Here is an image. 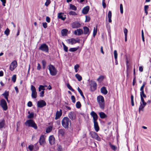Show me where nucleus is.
<instances>
[{"label":"nucleus","instance_id":"nucleus-1","mask_svg":"<svg viewBox=\"0 0 151 151\" xmlns=\"http://www.w3.org/2000/svg\"><path fill=\"white\" fill-rule=\"evenodd\" d=\"M97 101L100 108L104 109L105 107V103L103 97L102 96H98L97 97Z\"/></svg>","mask_w":151,"mask_h":151},{"label":"nucleus","instance_id":"nucleus-2","mask_svg":"<svg viewBox=\"0 0 151 151\" xmlns=\"http://www.w3.org/2000/svg\"><path fill=\"white\" fill-rule=\"evenodd\" d=\"M69 124H71L70 119L67 117H64L62 121V125L65 129H68V128Z\"/></svg>","mask_w":151,"mask_h":151},{"label":"nucleus","instance_id":"nucleus-3","mask_svg":"<svg viewBox=\"0 0 151 151\" xmlns=\"http://www.w3.org/2000/svg\"><path fill=\"white\" fill-rule=\"evenodd\" d=\"M25 124L26 126L32 127L35 129H37V124L32 120L29 119L27 120L25 122Z\"/></svg>","mask_w":151,"mask_h":151},{"label":"nucleus","instance_id":"nucleus-4","mask_svg":"<svg viewBox=\"0 0 151 151\" xmlns=\"http://www.w3.org/2000/svg\"><path fill=\"white\" fill-rule=\"evenodd\" d=\"M48 69L51 75L54 76L57 73V70L55 67L52 65H50L48 66Z\"/></svg>","mask_w":151,"mask_h":151},{"label":"nucleus","instance_id":"nucleus-5","mask_svg":"<svg viewBox=\"0 0 151 151\" xmlns=\"http://www.w3.org/2000/svg\"><path fill=\"white\" fill-rule=\"evenodd\" d=\"M39 49L43 52L48 53L49 52V47L46 44H43L41 45Z\"/></svg>","mask_w":151,"mask_h":151},{"label":"nucleus","instance_id":"nucleus-6","mask_svg":"<svg viewBox=\"0 0 151 151\" xmlns=\"http://www.w3.org/2000/svg\"><path fill=\"white\" fill-rule=\"evenodd\" d=\"M89 85L91 91H93L96 89L97 84L94 81H90Z\"/></svg>","mask_w":151,"mask_h":151},{"label":"nucleus","instance_id":"nucleus-7","mask_svg":"<svg viewBox=\"0 0 151 151\" xmlns=\"http://www.w3.org/2000/svg\"><path fill=\"white\" fill-rule=\"evenodd\" d=\"M67 41L68 43L71 45L74 44L77 42L79 43L80 42V40L78 38L76 39L73 38L68 39L67 40Z\"/></svg>","mask_w":151,"mask_h":151},{"label":"nucleus","instance_id":"nucleus-8","mask_svg":"<svg viewBox=\"0 0 151 151\" xmlns=\"http://www.w3.org/2000/svg\"><path fill=\"white\" fill-rule=\"evenodd\" d=\"M31 90L32 91V97L33 99L36 98L37 97V93L35 87L33 85H31Z\"/></svg>","mask_w":151,"mask_h":151},{"label":"nucleus","instance_id":"nucleus-9","mask_svg":"<svg viewBox=\"0 0 151 151\" xmlns=\"http://www.w3.org/2000/svg\"><path fill=\"white\" fill-rule=\"evenodd\" d=\"M0 105L4 110L6 111L7 109V103L4 99H3L1 100Z\"/></svg>","mask_w":151,"mask_h":151},{"label":"nucleus","instance_id":"nucleus-10","mask_svg":"<svg viewBox=\"0 0 151 151\" xmlns=\"http://www.w3.org/2000/svg\"><path fill=\"white\" fill-rule=\"evenodd\" d=\"M46 102L43 100H41L37 102V105L38 107L42 108L46 106Z\"/></svg>","mask_w":151,"mask_h":151},{"label":"nucleus","instance_id":"nucleus-11","mask_svg":"<svg viewBox=\"0 0 151 151\" xmlns=\"http://www.w3.org/2000/svg\"><path fill=\"white\" fill-rule=\"evenodd\" d=\"M17 66V63L16 60L13 61L10 66V69L12 70H13Z\"/></svg>","mask_w":151,"mask_h":151},{"label":"nucleus","instance_id":"nucleus-12","mask_svg":"<svg viewBox=\"0 0 151 151\" xmlns=\"http://www.w3.org/2000/svg\"><path fill=\"white\" fill-rule=\"evenodd\" d=\"M90 114L93 118V122H96L98 119V116L96 113L94 111H92Z\"/></svg>","mask_w":151,"mask_h":151},{"label":"nucleus","instance_id":"nucleus-13","mask_svg":"<svg viewBox=\"0 0 151 151\" xmlns=\"http://www.w3.org/2000/svg\"><path fill=\"white\" fill-rule=\"evenodd\" d=\"M39 143L40 145L43 146L45 143V138L44 135H42L39 139Z\"/></svg>","mask_w":151,"mask_h":151},{"label":"nucleus","instance_id":"nucleus-14","mask_svg":"<svg viewBox=\"0 0 151 151\" xmlns=\"http://www.w3.org/2000/svg\"><path fill=\"white\" fill-rule=\"evenodd\" d=\"M62 114V111L61 109H60V111H57L55 114V119L57 120L59 119L61 116Z\"/></svg>","mask_w":151,"mask_h":151},{"label":"nucleus","instance_id":"nucleus-15","mask_svg":"<svg viewBox=\"0 0 151 151\" xmlns=\"http://www.w3.org/2000/svg\"><path fill=\"white\" fill-rule=\"evenodd\" d=\"M84 29L83 32V33L84 34L87 35V36H88L90 33V31L89 29L87 27H83Z\"/></svg>","mask_w":151,"mask_h":151},{"label":"nucleus","instance_id":"nucleus-16","mask_svg":"<svg viewBox=\"0 0 151 151\" xmlns=\"http://www.w3.org/2000/svg\"><path fill=\"white\" fill-rule=\"evenodd\" d=\"M68 116L71 120H74L76 118V115L74 112L71 111L69 113Z\"/></svg>","mask_w":151,"mask_h":151},{"label":"nucleus","instance_id":"nucleus-17","mask_svg":"<svg viewBox=\"0 0 151 151\" xmlns=\"http://www.w3.org/2000/svg\"><path fill=\"white\" fill-rule=\"evenodd\" d=\"M81 24L78 22H73L72 24V27L73 28H76L80 27Z\"/></svg>","mask_w":151,"mask_h":151},{"label":"nucleus","instance_id":"nucleus-18","mask_svg":"<svg viewBox=\"0 0 151 151\" xmlns=\"http://www.w3.org/2000/svg\"><path fill=\"white\" fill-rule=\"evenodd\" d=\"M65 15L63 13L60 12L58 14V17L59 19H61L63 20H64L66 19L65 17Z\"/></svg>","mask_w":151,"mask_h":151},{"label":"nucleus","instance_id":"nucleus-19","mask_svg":"<svg viewBox=\"0 0 151 151\" xmlns=\"http://www.w3.org/2000/svg\"><path fill=\"white\" fill-rule=\"evenodd\" d=\"M74 33L75 35H80L83 34V31L82 29H78L75 31Z\"/></svg>","mask_w":151,"mask_h":151},{"label":"nucleus","instance_id":"nucleus-20","mask_svg":"<svg viewBox=\"0 0 151 151\" xmlns=\"http://www.w3.org/2000/svg\"><path fill=\"white\" fill-rule=\"evenodd\" d=\"M89 9V7L88 6H87L84 7L82 9V13L84 14H86L88 13Z\"/></svg>","mask_w":151,"mask_h":151},{"label":"nucleus","instance_id":"nucleus-21","mask_svg":"<svg viewBox=\"0 0 151 151\" xmlns=\"http://www.w3.org/2000/svg\"><path fill=\"white\" fill-rule=\"evenodd\" d=\"M55 138L53 135L50 136L49 138V141L51 145H53L55 143Z\"/></svg>","mask_w":151,"mask_h":151},{"label":"nucleus","instance_id":"nucleus-22","mask_svg":"<svg viewBox=\"0 0 151 151\" xmlns=\"http://www.w3.org/2000/svg\"><path fill=\"white\" fill-rule=\"evenodd\" d=\"M94 123V128L95 130L98 132L99 129V126L98 123L97 121L93 122Z\"/></svg>","mask_w":151,"mask_h":151},{"label":"nucleus","instance_id":"nucleus-23","mask_svg":"<svg viewBox=\"0 0 151 151\" xmlns=\"http://www.w3.org/2000/svg\"><path fill=\"white\" fill-rule=\"evenodd\" d=\"M58 134L61 136H63L65 133V130L63 129H60L58 131Z\"/></svg>","mask_w":151,"mask_h":151},{"label":"nucleus","instance_id":"nucleus-24","mask_svg":"<svg viewBox=\"0 0 151 151\" xmlns=\"http://www.w3.org/2000/svg\"><path fill=\"white\" fill-rule=\"evenodd\" d=\"M101 91L102 93L105 95L106 94L108 93V91L106 89V88L104 86L102 87L101 88Z\"/></svg>","mask_w":151,"mask_h":151},{"label":"nucleus","instance_id":"nucleus-25","mask_svg":"<svg viewBox=\"0 0 151 151\" xmlns=\"http://www.w3.org/2000/svg\"><path fill=\"white\" fill-rule=\"evenodd\" d=\"M140 105L139 106V111H140L142 110L143 111L144 108L145 107V106L147 104H143L141 102L140 103Z\"/></svg>","mask_w":151,"mask_h":151},{"label":"nucleus","instance_id":"nucleus-26","mask_svg":"<svg viewBox=\"0 0 151 151\" xmlns=\"http://www.w3.org/2000/svg\"><path fill=\"white\" fill-rule=\"evenodd\" d=\"M140 105L139 106V111H140L142 110L143 111L144 108L145 107V106L147 104H143L141 102L140 103Z\"/></svg>","mask_w":151,"mask_h":151},{"label":"nucleus","instance_id":"nucleus-27","mask_svg":"<svg viewBox=\"0 0 151 151\" xmlns=\"http://www.w3.org/2000/svg\"><path fill=\"white\" fill-rule=\"evenodd\" d=\"M100 117L101 119H104L106 117V115L103 112H101L99 113Z\"/></svg>","mask_w":151,"mask_h":151},{"label":"nucleus","instance_id":"nucleus-28","mask_svg":"<svg viewBox=\"0 0 151 151\" xmlns=\"http://www.w3.org/2000/svg\"><path fill=\"white\" fill-rule=\"evenodd\" d=\"M111 11H109L108 13V16L109 18V22H112L111 18Z\"/></svg>","mask_w":151,"mask_h":151},{"label":"nucleus","instance_id":"nucleus-29","mask_svg":"<svg viewBox=\"0 0 151 151\" xmlns=\"http://www.w3.org/2000/svg\"><path fill=\"white\" fill-rule=\"evenodd\" d=\"M2 95L4 97L6 100H7L8 97L9 95V92L6 91Z\"/></svg>","mask_w":151,"mask_h":151},{"label":"nucleus","instance_id":"nucleus-30","mask_svg":"<svg viewBox=\"0 0 151 151\" xmlns=\"http://www.w3.org/2000/svg\"><path fill=\"white\" fill-rule=\"evenodd\" d=\"M5 125V121L4 120H3L1 122H0V129L3 128Z\"/></svg>","mask_w":151,"mask_h":151},{"label":"nucleus","instance_id":"nucleus-31","mask_svg":"<svg viewBox=\"0 0 151 151\" xmlns=\"http://www.w3.org/2000/svg\"><path fill=\"white\" fill-rule=\"evenodd\" d=\"M90 134L91 137L93 138L96 137V135H97V134L96 133L94 132H91L90 133Z\"/></svg>","mask_w":151,"mask_h":151},{"label":"nucleus","instance_id":"nucleus-32","mask_svg":"<svg viewBox=\"0 0 151 151\" xmlns=\"http://www.w3.org/2000/svg\"><path fill=\"white\" fill-rule=\"evenodd\" d=\"M67 31L68 30L66 29H62L61 31L62 35L63 36L66 35L67 34Z\"/></svg>","mask_w":151,"mask_h":151},{"label":"nucleus","instance_id":"nucleus-33","mask_svg":"<svg viewBox=\"0 0 151 151\" xmlns=\"http://www.w3.org/2000/svg\"><path fill=\"white\" fill-rule=\"evenodd\" d=\"M70 9L74 11H76L77 9L76 7L72 4L70 5Z\"/></svg>","mask_w":151,"mask_h":151},{"label":"nucleus","instance_id":"nucleus-34","mask_svg":"<svg viewBox=\"0 0 151 151\" xmlns=\"http://www.w3.org/2000/svg\"><path fill=\"white\" fill-rule=\"evenodd\" d=\"M75 77L79 81H81L82 80V77L79 74H76L75 75Z\"/></svg>","mask_w":151,"mask_h":151},{"label":"nucleus","instance_id":"nucleus-35","mask_svg":"<svg viewBox=\"0 0 151 151\" xmlns=\"http://www.w3.org/2000/svg\"><path fill=\"white\" fill-rule=\"evenodd\" d=\"M149 8V6L148 5H145L144 6V10L146 15H147L148 14L147 10Z\"/></svg>","mask_w":151,"mask_h":151},{"label":"nucleus","instance_id":"nucleus-36","mask_svg":"<svg viewBox=\"0 0 151 151\" xmlns=\"http://www.w3.org/2000/svg\"><path fill=\"white\" fill-rule=\"evenodd\" d=\"M67 86L68 88L71 90V91L73 92L74 91V90L72 88L71 86H70L69 83H67Z\"/></svg>","mask_w":151,"mask_h":151},{"label":"nucleus","instance_id":"nucleus-37","mask_svg":"<svg viewBox=\"0 0 151 151\" xmlns=\"http://www.w3.org/2000/svg\"><path fill=\"white\" fill-rule=\"evenodd\" d=\"M44 86L40 85L39 87V91H40L41 90H43V91L44 90H45V88H44Z\"/></svg>","mask_w":151,"mask_h":151},{"label":"nucleus","instance_id":"nucleus-38","mask_svg":"<svg viewBox=\"0 0 151 151\" xmlns=\"http://www.w3.org/2000/svg\"><path fill=\"white\" fill-rule=\"evenodd\" d=\"M81 106V104L80 102L79 101H78L77 102L76 104V106L77 108L79 109Z\"/></svg>","mask_w":151,"mask_h":151},{"label":"nucleus","instance_id":"nucleus-39","mask_svg":"<svg viewBox=\"0 0 151 151\" xmlns=\"http://www.w3.org/2000/svg\"><path fill=\"white\" fill-rule=\"evenodd\" d=\"M78 48L77 47L71 48L69 50V51L70 52H75L77 50Z\"/></svg>","mask_w":151,"mask_h":151},{"label":"nucleus","instance_id":"nucleus-40","mask_svg":"<svg viewBox=\"0 0 151 151\" xmlns=\"http://www.w3.org/2000/svg\"><path fill=\"white\" fill-rule=\"evenodd\" d=\"M104 77L103 76H101L97 79V80L99 82L102 81L104 79Z\"/></svg>","mask_w":151,"mask_h":151},{"label":"nucleus","instance_id":"nucleus-41","mask_svg":"<svg viewBox=\"0 0 151 151\" xmlns=\"http://www.w3.org/2000/svg\"><path fill=\"white\" fill-rule=\"evenodd\" d=\"M52 130V127H49L47 128L46 129V132L47 133L50 132Z\"/></svg>","mask_w":151,"mask_h":151},{"label":"nucleus","instance_id":"nucleus-42","mask_svg":"<svg viewBox=\"0 0 151 151\" xmlns=\"http://www.w3.org/2000/svg\"><path fill=\"white\" fill-rule=\"evenodd\" d=\"M126 62H127V64H126V65H127V76H128V73H127V71H128V70L129 69V63L128 61L127 60Z\"/></svg>","mask_w":151,"mask_h":151},{"label":"nucleus","instance_id":"nucleus-43","mask_svg":"<svg viewBox=\"0 0 151 151\" xmlns=\"http://www.w3.org/2000/svg\"><path fill=\"white\" fill-rule=\"evenodd\" d=\"M63 47L64 50L66 52H67L68 51V47L64 44V43H63Z\"/></svg>","mask_w":151,"mask_h":151},{"label":"nucleus","instance_id":"nucleus-44","mask_svg":"<svg viewBox=\"0 0 151 151\" xmlns=\"http://www.w3.org/2000/svg\"><path fill=\"white\" fill-rule=\"evenodd\" d=\"M10 30L8 28L6 29L5 31H4V34L6 35L7 36L9 35V33Z\"/></svg>","mask_w":151,"mask_h":151},{"label":"nucleus","instance_id":"nucleus-45","mask_svg":"<svg viewBox=\"0 0 151 151\" xmlns=\"http://www.w3.org/2000/svg\"><path fill=\"white\" fill-rule=\"evenodd\" d=\"M140 97H141L142 96L143 98H146V96L144 93V91H142V92H141L140 93Z\"/></svg>","mask_w":151,"mask_h":151},{"label":"nucleus","instance_id":"nucleus-46","mask_svg":"<svg viewBox=\"0 0 151 151\" xmlns=\"http://www.w3.org/2000/svg\"><path fill=\"white\" fill-rule=\"evenodd\" d=\"M50 3L51 1L50 0H46V1L45 3V5L46 6H47Z\"/></svg>","mask_w":151,"mask_h":151},{"label":"nucleus","instance_id":"nucleus-47","mask_svg":"<svg viewBox=\"0 0 151 151\" xmlns=\"http://www.w3.org/2000/svg\"><path fill=\"white\" fill-rule=\"evenodd\" d=\"M114 55L115 59H116L117 58V53L116 50H114Z\"/></svg>","mask_w":151,"mask_h":151},{"label":"nucleus","instance_id":"nucleus-48","mask_svg":"<svg viewBox=\"0 0 151 151\" xmlns=\"http://www.w3.org/2000/svg\"><path fill=\"white\" fill-rule=\"evenodd\" d=\"M28 148L30 151H32L34 149V145H29L28 146Z\"/></svg>","mask_w":151,"mask_h":151},{"label":"nucleus","instance_id":"nucleus-49","mask_svg":"<svg viewBox=\"0 0 151 151\" xmlns=\"http://www.w3.org/2000/svg\"><path fill=\"white\" fill-rule=\"evenodd\" d=\"M120 8L121 13L122 14L123 13V5L122 4L120 5Z\"/></svg>","mask_w":151,"mask_h":151},{"label":"nucleus","instance_id":"nucleus-50","mask_svg":"<svg viewBox=\"0 0 151 151\" xmlns=\"http://www.w3.org/2000/svg\"><path fill=\"white\" fill-rule=\"evenodd\" d=\"M97 33V28L94 27L93 30V36L94 37L96 35Z\"/></svg>","mask_w":151,"mask_h":151},{"label":"nucleus","instance_id":"nucleus-51","mask_svg":"<svg viewBox=\"0 0 151 151\" xmlns=\"http://www.w3.org/2000/svg\"><path fill=\"white\" fill-rule=\"evenodd\" d=\"M90 20V17L88 16H86V20L85 22H89Z\"/></svg>","mask_w":151,"mask_h":151},{"label":"nucleus","instance_id":"nucleus-52","mask_svg":"<svg viewBox=\"0 0 151 151\" xmlns=\"http://www.w3.org/2000/svg\"><path fill=\"white\" fill-rule=\"evenodd\" d=\"M34 117V113L33 112H32L29 116H28L27 117L29 119H31L33 118Z\"/></svg>","mask_w":151,"mask_h":151},{"label":"nucleus","instance_id":"nucleus-53","mask_svg":"<svg viewBox=\"0 0 151 151\" xmlns=\"http://www.w3.org/2000/svg\"><path fill=\"white\" fill-rule=\"evenodd\" d=\"M133 98H134V97H133V95H132L131 96V102L132 105L133 106L134 105V101H133Z\"/></svg>","mask_w":151,"mask_h":151},{"label":"nucleus","instance_id":"nucleus-54","mask_svg":"<svg viewBox=\"0 0 151 151\" xmlns=\"http://www.w3.org/2000/svg\"><path fill=\"white\" fill-rule=\"evenodd\" d=\"M16 75H14L12 78V80L14 82H15L16 81Z\"/></svg>","mask_w":151,"mask_h":151},{"label":"nucleus","instance_id":"nucleus-55","mask_svg":"<svg viewBox=\"0 0 151 151\" xmlns=\"http://www.w3.org/2000/svg\"><path fill=\"white\" fill-rule=\"evenodd\" d=\"M69 14L70 15H77L76 13L73 11H70Z\"/></svg>","mask_w":151,"mask_h":151},{"label":"nucleus","instance_id":"nucleus-56","mask_svg":"<svg viewBox=\"0 0 151 151\" xmlns=\"http://www.w3.org/2000/svg\"><path fill=\"white\" fill-rule=\"evenodd\" d=\"M79 65L78 64H77L74 66V69L76 72H78L77 69L79 67Z\"/></svg>","mask_w":151,"mask_h":151},{"label":"nucleus","instance_id":"nucleus-57","mask_svg":"<svg viewBox=\"0 0 151 151\" xmlns=\"http://www.w3.org/2000/svg\"><path fill=\"white\" fill-rule=\"evenodd\" d=\"M109 145L110 146V147L113 150H115L116 149V147L112 145H111V144H109Z\"/></svg>","mask_w":151,"mask_h":151},{"label":"nucleus","instance_id":"nucleus-58","mask_svg":"<svg viewBox=\"0 0 151 151\" xmlns=\"http://www.w3.org/2000/svg\"><path fill=\"white\" fill-rule=\"evenodd\" d=\"M71 99L72 101V102L75 103L76 102L75 98L74 96H71Z\"/></svg>","mask_w":151,"mask_h":151},{"label":"nucleus","instance_id":"nucleus-59","mask_svg":"<svg viewBox=\"0 0 151 151\" xmlns=\"http://www.w3.org/2000/svg\"><path fill=\"white\" fill-rule=\"evenodd\" d=\"M64 109H68L69 110H71V108L70 106H63Z\"/></svg>","mask_w":151,"mask_h":151},{"label":"nucleus","instance_id":"nucleus-60","mask_svg":"<svg viewBox=\"0 0 151 151\" xmlns=\"http://www.w3.org/2000/svg\"><path fill=\"white\" fill-rule=\"evenodd\" d=\"M42 63L43 68H44L46 65V62L45 60H42Z\"/></svg>","mask_w":151,"mask_h":151},{"label":"nucleus","instance_id":"nucleus-61","mask_svg":"<svg viewBox=\"0 0 151 151\" xmlns=\"http://www.w3.org/2000/svg\"><path fill=\"white\" fill-rule=\"evenodd\" d=\"M124 33L125 36H127L128 30L126 28L124 29Z\"/></svg>","mask_w":151,"mask_h":151},{"label":"nucleus","instance_id":"nucleus-62","mask_svg":"<svg viewBox=\"0 0 151 151\" xmlns=\"http://www.w3.org/2000/svg\"><path fill=\"white\" fill-rule=\"evenodd\" d=\"M102 6L104 8L106 7V5L105 3V0H102Z\"/></svg>","mask_w":151,"mask_h":151},{"label":"nucleus","instance_id":"nucleus-63","mask_svg":"<svg viewBox=\"0 0 151 151\" xmlns=\"http://www.w3.org/2000/svg\"><path fill=\"white\" fill-rule=\"evenodd\" d=\"M44 91H42L40 93V96L41 97H43L44 96Z\"/></svg>","mask_w":151,"mask_h":151},{"label":"nucleus","instance_id":"nucleus-64","mask_svg":"<svg viewBox=\"0 0 151 151\" xmlns=\"http://www.w3.org/2000/svg\"><path fill=\"white\" fill-rule=\"evenodd\" d=\"M42 25L44 28H46L47 27V24L46 22L43 23Z\"/></svg>","mask_w":151,"mask_h":151}]
</instances>
